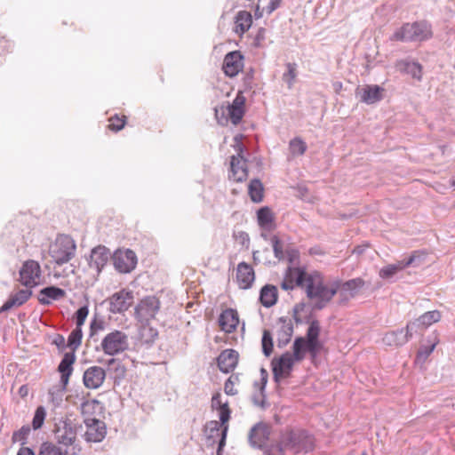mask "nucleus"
I'll return each mask as SVG.
<instances>
[{
	"label": "nucleus",
	"instance_id": "1",
	"mask_svg": "<svg viewBox=\"0 0 455 455\" xmlns=\"http://www.w3.org/2000/svg\"><path fill=\"white\" fill-rule=\"evenodd\" d=\"M307 297L313 300L312 307L314 310H322L338 293L339 282H334L331 285L323 283L321 275L317 272L313 274L307 273L304 287Z\"/></svg>",
	"mask_w": 455,
	"mask_h": 455
},
{
	"label": "nucleus",
	"instance_id": "2",
	"mask_svg": "<svg viewBox=\"0 0 455 455\" xmlns=\"http://www.w3.org/2000/svg\"><path fill=\"white\" fill-rule=\"evenodd\" d=\"M314 447L312 435L307 430L295 428L286 430L282 434L280 443L273 446L278 455H283V449L291 450L296 453L311 451Z\"/></svg>",
	"mask_w": 455,
	"mask_h": 455
},
{
	"label": "nucleus",
	"instance_id": "3",
	"mask_svg": "<svg viewBox=\"0 0 455 455\" xmlns=\"http://www.w3.org/2000/svg\"><path fill=\"white\" fill-rule=\"evenodd\" d=\"M432 36L433 30L431 24L427 20H419L404 23L393 34L391 40L423 42L429 40Z\"/></svg>",
	"mask_w": 455,
	"mask_h": 455
},
{
	"label": "nucleus",
	"instance_id": "4",
	"mask_svg": "<svg viewBox=\"0 0 455 455\" xmlns=\"http://www.w3.org/2000/svg\"><path fill=\"white\" fill-rule=\"evenodd\" d=\"M54 420L53 434L56 442L65 447L72 446L70 455H76L75 443L76 442L77 430L82 427V425L74 422L68 418L55 419Z\"/></svg>",
	"mask_w": 455,
	"mask_h": 455
},
{
	"label": "nucleus",
	"instance_id": "5",
	"mask_svg": "<svg viewBox=\"0 0 455 455\" xmlns=\"http://www.w3.org/2000/svg\"><path fill=\"white\" fill-rule=\"evenodd\" d=\"M76 251V244L74 239L68 235H60L50 245L49 254L57 265L62 266L75 257Z\"/></svg>",
	"mask_w": 455,
	"mask_h": 455
},
{
	"label": "nucleus",
	"instance_id": "6",
	"mask_svg": "<svg viewBox=\"0 0 455 455\" xmlns=\"http://www.w3.org/2000/svg\"><path fill=\"white\" fill-rule=\"evenodd\" d=\"M100 346L106 355L112 356L118 355L128 349V336L121 331L115 330L104 337Z\"/></svg>",
	"mask_w": 455,
	"mask_h": 455
},
{
	"label": "nucleus",
	"instance_id": "7",
	"mask_svg": "<svg viewBox=\"0 0 455 455\" xmlns=\"http://www.w3.org/2000/svg\"><path fill=\"white\" fill-rule=\"evenodd\" d=\"M160 301L155 296H148L142 299L135 307V316L140 323H148L158 313Z\"/></svg>",
	"mask_w": 455,
	"mask_h": 455
},
{
	"label": "nucleus",
	"instance_id": "8",
	"mask_svg": "<svg viewBox=\"0 0 455 455\" xmlns=\"http://www.w3.org/2000/svg\"><path fill=\"white\" fill-rule=\"evenodd\" d=\"M86 431L84 435V440L88 443H100L103 441L107 435V427L102 420L92 418L85 417L84 419Z\"/></svg>",
	"mask_w": 455,
	"mask_h": 455
},
{
	"label": "nucleus",
	"instance_id": "9",
	"mask_svg": "<svg viewBox=\"0 0 455 455\" xmlns=\"http://www.w3.org/2000/svg\"><path fill=\"white\" fill-rule=\"evenodd\" d=\"M107 301L109 303V311L112 314H123L133 304L134 295L132 291L122 289L110 296Z\"/></svg>",
	"mask_w": 455,
	"mask_h": 455
},
{
	"label": "nucleus",
	"instance_id": "10",
	"mask_svg": "<svg viewBox=\"0 0 455 455\" xmlns=\"http://www.w3.org/2000/svg\"><path fill=\"white\" fill-rule=\"evenodd\" d=\"M113 264L120 273H130L137 265V256L130 249L116 250L112 255Z\"/></svg>",
	"mask_w": 455,
	"mask_h": 455
},
{
	"label": "nucleus",
	"instance_id": "11",
	"mask_svg": "<svg viewBox=\"0 0 455 455\" xmlns=\"http://www.w3.org/2000/svg\"><path fill=\"white\" fill-rule=\"evenodd\" d=\"M238 148L237 156H231L229 179L243 182L248 176L247 161L243 156V146L239 145Z\"/></svg>",
	"mask_w": 455,
	"mask_h": 455
},
{
	"label": "nucleus",
	"instance_id": "12",
	"mask_svg": "<svg viewBox=\"0 0 455 455\" xmlns=\"http://www.w3.org/2000/svg\"><path fill=\"white\" fill-rule=\"evenodd\" d=\"M40 275V265L35 260H27L20 270V281L26 287L36 286Z\"/></svg>",
	"mask_w": 455,
	"mask_h": 455
},
{
	"label": "nucleus",
	"instance_id": "13",
	"mask_svg": "<svg viewBox=\"0 0 455 455\" xmlns=\"http://www.w3.org/2000/svg\"><path fill=\"white\" fill-rule=\"evenodd\" d=\"M306 278L307 272L304 268L289 267L281 283V288L284 291L293 290L295 286L303 288Z\"/></svg>",
	"mask_w": 455,
	"mask_h": 455
},
{
	"label": "nucleus",
	"instance_id": "14",
	"mask_svg": "<svg viewBox=\"0 0 455 455\" xmlns=\"http://www.w3.org/2000/svg\"><path fill=\"white\" fill-rule=\"evenodd\" d=\"M269 426L264 422H259L249 432V443L254 448L263 449L269 439Z\"/></svg>",
	"mask_w": 455,
	"mask_h": 455
},
{
	"label": "nucleus",
	"instance_id": "15",
	"mask_svg": "<svg viewBox=\"0 0 455 455\" xmlns=\"http://www.w3.org/2000/svg\"><path fill=\"white\" fill-rule=\"evenodd\" d=\"M295 361L289 352L283 353L278 359L273 361V375L275 382H278L281 377L290 374Z\"/></svg>",
	"mask_w": 455,
	"mask_h": 455
},
{
	"label": "nucleus",
	"instance_id": "16",
	"mask_svg": "<svg viewBox=\"0 0 455 455\" xmlns=\"http://www.w3.org/2000/svg\"><path fill=\"white\" fill-rule=\"evenodd\" d=\"M243 58L239 52H231L225 56L222 69L226 76L234 77L243 70Z\"/></svg>",
	"mask_w": 455,
	"mask_h": 455
},
{
	"label": "nucleus",
	"instance_id": "17",
	"mask_svg": "<svg viewBox=\"0 0 455 455\" xmlns=\"http://www.w3.org/2000/svg\"><path fill=\"white\" fill-rule=\"evenodd\" d=\"M106 378L105 370L100 366H91L85 370L83 381L85 387L90 389L99 388Z\"/></svg>",
	"mask_w": 455,
	"mask_h": 455
},
{
	"label": "nucleus",
	"instance_id": "18",
	"mask_svg": "<svg viewBox=\"0 0 455 455\" xmlns=\"http://www.w3.org/2000/svg\"><path fill=\"white\" fill-rule=\"evenodd\" d=\"M110 258L112 257L109 249L104 245H98L91 251L89 265L91 267H94L99 274Z\"/></svg>",
	"mask_w": 455,
	"mask_h": 455
},
{
	"label": "nucleus",
	"instance_id": "19",
	"mask_svg": "<svg viewBox=\"0 0 455 455\" xmlns=\"http://www.w3.org/2000/svg\"><path fill=\"white\" fill-rule=\"evenodd\" d=\"M280 327L276 334V343L279 348H283L289 344L293 335V324L290 318L282 316L278 319Z\"/></svg>",
	"mask_w": 455,
	"mask_h": 455
},
{
	"label": "nucleus",
	"instance_id": "20",
	"mask_svg": "<svg viewBox=\"0 0 455 455\" xmlns=\"http://www.w3.org/2000/svg\"><path fill=\"white\" fill-rule=\"evenodd\" d=\"M239 354L235 349L223 350L217 358L218 367L224 373L231 372L237 365Z\"/></svg>",
	"mask_w": 455,
	"mask_h": 455
},
{
	"label": "nucleus",
	"instance_id": "21",
	"mask_svg": "<svg viewBox=\"0 0 455 455\" xmlns=\"http://www.w3.org/2000/svg\"><path fill=\"white\" fill-rule=\"evenodd\" d=\"M363 285L364 281L362 278H354L342 284L339 283L338 292L341 298V303L347 302L351 298L355 297Z\"/></svg>",
	"mask_w": 455,
	"mask_h": 455
},
{
	"label": "nucleus",
	"instance_id": "22",
	"mask_svg": "<svg viewBox=\"0 0 455 455\" xmlns=\"http://www.w3.org/2000/svg\"><path fill=\"white\" fill-rule=\"evenodd\" d=\"M76 361V355L74 352L66 353L59 366L58 371L60 373V383L62 389L65 390L69 381V377L73 372V364Z\"/></svg>",
	"mask_w": 455,
	"mask_h": 455
},
{
	"label": "nucleus",
	"instance_id": "23",
	"mask_svg": "<svg viewBox=\"0 0 455 455\" xmlns=\"http://www.w3.org/2000/svg\"><path fill=\"white\" fill-rule=\"evenodd\" d=\"M238 323V314L235 309L227 308L220 315V327L223 331L227 333L233 332L236 329Z\"/></svg>",
	"mask_w": 455,
	"mask_h": 455
},
{
	"label": "nucleus",
	"instance_id": "24",
	"mask_svg": "<svg viewBox=\"0 0 455 455\" xmlns=\"http://www.w3.org/2000/svg\"><path fill=\"white\" fill-rule=\"evenodd\" d=\"M255 279V275L252 267L245 263L241 262L236 269V280L239 287L242 289H249Z\"/></svg>",
	"mask_w": 455,
	"mask_h": 455
},
{
	"label": "nucleus",
	"instance_id": "25",
	"mask_svg": "<svg viewBox=\"0 0 455 455\" xmlns=\"http://www.w3.org/2000/svg\"><path fill=\"white\" fill-rule=\"evenodd\" d=\"M66 296V291L57 286H47L39 291L38 301L42 305H50L52 300H60Z\"/></svg>",
	"mask_w": 455,
	"mask_h": 455
},
{
	"label": "nucleus",
	"instance_id": "26",
	"mask_svg": "<svg viewBox=\"0 0 455 455\" xmlns=\"http://www.w3.org/2000/svg\"><path fill=\"white\" fill-rule=\"evenodd\" d=\"M32 291L29 289L20 290L13 295H11L7 301L0 307V314L4 313L12 307H20L28 300Z\"/></svg>",
	"mask_w": 455,
	"mask_h": 455
},
{
	"label": "nucleus",
	"instance_id": "27",
	"mask_svg": "<svg viewBox=\"0 0 455 455\" xmlns=\"http://www.w3.org/2000/svg\"><path fill=\"white\" fill-rule=\"evenodd\" d=\"M383 89L379 85H365L358 90L360 100L367 104H372L382 98Z\"/></svg>",
	"mask_w": 455,
	"mask_h": 455
},
{
	"label": "nucleus",
	"instance_id": "28",
	"mask_svg": "<svg viewBox=\"0 0 455 455\" xmlns=\"http://www.w3.org/2000/svg\"><path fill=\"white\" fill-rule=\"evenodd\" d=\"M220 411V414H219V417H220V423L221 425H223V429L221 430V433H220V439L219 441V446H218V454H220V450L223 448V446L226 444V437H227V432H228V425H226L229 419H230V414H231V411L228 407V402L224 403L223 406L221 409L218 410Z\"/></svg>",
	"mask_w": 455,
	"mask_h": 455
},
{
	"label": "nucleus",
	"instance_id": "29",
	"mask_svg": "<svg viewBox=\"0 0 455 455\" xmlns=\"http://www.w3.org/2000/svg\"><path fill=\"white\" fill-rule=\"evenodd\" d=\"M252 24V16L247 11H240L237 12L235 20V31L239 35H243L250 29Z\"/></svg>",
	"mask_w": 455,
	"mask_h": 455
},
{
	"label": "nucleus",
	"instance_id": "30",
	"mask_svg": "<svg viewBox=\"0 0 455 455\" xmlns=\"http://www.w3.org/2000/svg\"><path fill=\"white\" fill-rule=\"evenodd\" d=\"M277 296V288L272 284H266L260 290L259 300L265 307H270L276 303Z\"/></svg>",
	"mask_w": 455,
	"mask_h": 455
},
{
	"label": "nucleus",
	"instance_id": "31",
	"mask_svg": "<svg viewBox=\"0 0 455 455\" xmlns=\"http://www.w3.org/2000/svg\"><path fill=\"white\" fill-rule=\"evenodd\" d=\"M408 340L409 339L403 329L387 332L383 337V342L387 346L399 347L405 344Z\"/></svg>",
	"mask_w": 455,
	"mask_h": 455
},
{
	"label": "nucleus",
	"instance_id": "32",
	"mask_svg": "<svg viewBox=\"0 0 455 455\" xmlns=\"http://www.w3.org/2000/svg\"><path fill=\"white\" fill-rule=\"evenodd\" d=\"M395 67L398 70L411 75L417 80H420L422 77V66L418 62L399 60L396 62Z\"/></svg>",
	"mask_w": 455,
	"mask_h": 455
},
{
	"label": "nucleus",
	"instance_id": "33",
	"mask_svg": "<svg viewBox=\"0 0 455 455\" xmlns=\"http://www.w3.org/2000/svg\"><path fill=\"white\" fill-rule=\"evenodd\" d=\"M427 254L423 251H414L407 258L402 259L404 267H418L426 263Z\"/></svg>",
	"mask_w": 455,
	"mask_h": 455
},
{
	"label": "nucleus",
	"instance_id": "34",
	"mask_svg": "<svg viewBox=\"0 0 455 455\" xmlns=\"http://www.w3.org/2000/svg\"><path fill=\"white\" fill-rule=\"evenodd\" d=\"M293 355L292 357L297 361L300 362L305 358V355L307 352V348L306 346V339L303 337H297L294 339L292 345Z\"/></svg>",
	"mask_w": 455,
	"mask_h": 455
},
{
	"label": "nucleus",
	"instance_id": "35",
	"mask_svg": "<svg viewBox=\"0 0 455 455\" xmlns=\"http://www.w3.org/2000/svg\"><path fill=\"white\" fill-rule=\"evenodd\" d=\"M258 223L262 228L269 229L274 221L271 210L268 207H262L257 212Z\"/></svg>",
	"mask_w": 455,
	"mask_h": 455
},
{
	"label": "nucleus",
	"instance_id": "36",
	"mask_svg": "<svg viewBox=\"0 0 455 455\" xmlns=\"http://www.w3.org/2000/svg\"><path fill=\"white\" fill-rule=\"evenodd\" d=\"M263 186L259 180L254 179L249 184V194L251 201L259 203L263 197Z\"/></svg>",
	"mask_w": 455,
	"mask_h": 455
},
{
	"label": "nucleus",
	"instance_id": "37",
	"mask_svg": "<svg viewBox=\"0 0 455 455\" xmlns=\"http://www.w3.org/2000/svg\"><path fill=\"white\" fill-rule=\"evenodd\" d=\"M405 267L402 262V260L398 261L395 264H389L379 270V276L383 279H389L393 277L398 272L403 270Z\"/></svg>",
	"mask_w": 455,
	"mask_h": 455
},
{
	"label": "nucleus",
	"instance_id": "38",
	"mask_svg": "<svg viewBox=\"0 0 455 455\" xmlns=\"http://www.w3.org/2000/svg\"><path fill=\"white\" fill-rule=\"evenodd\" d=\"M68 451H65L63 452L60 447H58L56 444L50 443V442H44L41 444L38 455H68Z\"/></svg>",
	"mask_w": 455,
	"mask_h": 455
},
{
	"label": "nucleus",
	"instance_id": "39",
	"mask_svg": "<svg viewBox=\"0 0 455 455\" xmlns=\"http://www.w3.org/2000/svg\"><path fill=\"white\" fill-rule=\"evenodd\" d=\"M245 97L242 92H239L228 108L229 114H243L245 111Z\"/></svg>",
	"mask_w": 455,
	"mask_h": 455
},
{
	"label": "nucleus",
	"instance_id": "40",
	"mask_svg": "<svg viewBox=\"0 0 455 455\" xmlns=\"http://www.w3.org/2000/svg\"><path fill=\"white\" fill-rule=\"evenodd\" d=\"M83 338L82 328L76 327L70 332L68 338V347L74 352L80 347Z\"/></svg>",
	"mask_w": 455,
	"mask_h": 455
},
{
	"label": "nucleus",
	"instance_id": "41",
	"mask_svg": "<svg viewBox=\"0 0 455 455\" xmlns=\"http://www.w3.org/2000/svg\"><path fill=\"white\" fill-rule=\"evenodd\" d=\"M419 319L421 322V325H424L427 329L431 324L440 321L441 313L438 310L428 311L421 315Z\"/></svg>",
	"mask_w": 455,
	"mask_h": 455
},
{
	"label": "nucleus",
	"instance_id": "42",
	"mask_svg": "<svg viewBox=\"0 0 455 455\" xmlns=\"http://www.w3.org/2000/svg\"><path fill=\"white\" fill-rule=\"evenodd\" d=\"M426 328L424 325H421V322L419 318L415 319L414 321L409 322L406 325V330L404 331L405 334L407 335L408 339L412 338L414 334L421 335L422 331Z\"/></svg>",
	"mask_w": 455,
	"mask_h": 455
},
{
	"label": "nucleus",
	"instance_id": "43",
	"mask_svg": "<svg viewBox=\"0 0 455 455\" xmlns=\"http://www.w3.org/2000/svg\"><path fill=\"white\" fill-rule=\"evenodd\" d=\"M46 417V410L44 406L40 405L36 409L33 419L32 427L34 430H37L44 425Z\"/></svg>",
	"mask_w": 455,
	"mask_h": 455
},
{
	"label": "nucleus",
	"instance_id": "44",
	"mask_svg": "<svg viewBox=\"0 0 455 455\" xmlns=\"http://www.w3.org/2000/svg\"><path fill=\"white\" fill-rule=\"evenodd\" d=\"M100 407V403L97 400H87L81 404V413L85 419V417H92L94 414L95 410Z\"/></svg>",
	"mask_w": 455,
	"mask_h": 455
},
{
	"label": "nucleus",
	"instance_id": "45",
	"mask_svg": "<svg viewBox=\"0 0 455 455\" xmlns=\"http://www.w3.org/2000/svg\"><path fill=\"white\" fill-rule=\"evenodd\" d=\"M31 432V428L28 425L22 426L18 431L12 434V441L13 443L20 442L21 445L27 443V439Z\"/></svg>",
	"mask_w": 455,
	"mask_h": 455
},
{
	"label": "nucleus",
	"instance_id": "46",
	"mask_svg": "<svg viewBox=\"0 0 455 455\" xmlns=\"http://www.w3.org/2000/svg\"><path fill=\"white\" fill-rule=\"evenodd\" d=\"M261 344L263 354L268 357L273 352V339L269 331H263Z\"/></svg>",
	"mask_w": 455,
	"mask_h": 455
},
{
	"label": "nucleus",
	"instance_id": "47",
	"mask_svg": "<svg viewBox=\"0 0 455 455\" xmlns=\"http://www.w3.org/2000/svg\"><path fill=\"white\" fill-rule=\"evenodd\" d=\"M289 148L292 155L301 156L305 153L307 149V145L299 138H295L290 141Z\"/></svg>",
	"mask_w": 455,
	"mask_h": 455
},
{
	"label": "nucleus",
	"instance_id": "48",
	"mask_svg": "<svg viewBox=\"0 0 455 455\" xmlns=\"http://www.w3.org/2000/svg\"><path fill=\"white\" fill-rule=\"evenodd\" d=\"M222 429L223 425L217 420H211L205 426V432L208 438H213L215 435H219Z\"/></svg>",
	"mask_w": 455,
	"mask_h": 455
},
{
	"label": "nucleus",
	"instance_id": "49",
	"mask_svg": "<svg viewBox=\"0 0 455 455\" xmlns=\"http://www.w3.org/2000/svg\"><path fill=\"white\" fill-rule=\"evenodd\" d=\"M286 68L287 71L283 75V79L288 84L289 87H291L297 76L296 64L287 63Z\"/></svg>",
	"mask_w": 455,
	"mask_h": 455
},
{
	"label": "nucleus",
	"instance_id": "50",
	"mask_svg": "<svg viewBox=\"0 0 455 455\" xmlns=\"http://www.w3.org/2000/svg\"><path fill=\"white\" fill-rule=\"evenodd\" d=\"M124 117H126V116H112L108 119V127L114 132L122 130L126 123Z\"/></svg>",
	"mask_w": 455,
	"mask_h": 455
},
{
	"label": "nucleus",
	"instance_id": "51",
	"mask_svg": "<svg viewBox=\"0 0 455 455\" xmlns=\"http://www.w3.org/2000/svg\"><path fill=\"white\" fill-rule=\"evenodd\" d=\"M271 243H272L275 257L278 260L283 259L285 257V253L283 251V243L280 241V239L276 235H274L271 237Z\"/></svg>",
	"mask_w": 455,
	"mask_h": 455
},
{
	"label": "nucleus",
	"instance_id": "52",
	"mask_svg": "<svg viewBox=\"0 0 455 455\" xmlns=\"http://www.w3.org/2000/svg\"><path fill=\"white\" fill-rule=\"evenodd\" d=\"M320 334V324L317 320H313L307 331L306 340H318Z\"/></svg>",
	"mask_w": 455,
	"mask_h": 455
},
{
	"label": "nucleus",
	"instance_id": "53",
	"mask_svg": "<svg viewBox=\"0 0 455 455\" xmlns=\"http://www.w3.org/2000/svg\"><path fill=\"white\" fill-rule=\"evenodd\" d=\"M88 314H89V308L87 306L80 307L76 310V312L75 314L76 327L82 328V325L84 323Z\"/></svg>",
	"mask_w": 455,
	"mask_h": 455
},
{
	"label": "nucleus",
	"instance_id": "54",
	"mask_svg": "<svg viewBox=\"0 0 455 455\" xmlns=\"http://www.w3.org/2000/svg\"><path fill=\"white\" fill-rule=\"evenodd\" d=\"M435 343H432L429 346H421L417 354V360L425 361L434 351Z\"/></svg>",
	"mask_w": 455,
	"mask_h": 455
},
{
	"label": "nucleus",
	"instance_id": "55",
	"mask_svg": "<svg viewBox=\"0 0 455 455\" xmlns=\"http://www.w3.org/2000/svg\"><path fill=\"white\" fill-rule=\"evenodd\" d=\"M306 346L307 348V352H309L313 356H315L321 348V344L318 340H306Z\"/></svg>",
	"mask_w": 455,
	"mask_h": 455
},
{
	"label": "nucleus",
	"instance_id": "56",
	"mask_svg": "<svg viewBox=\"0 0 455 455\" xmlns=\"http://www.w3.org/2000/svg\"><path fill=\"white\" fill-rule=\"evenodd\" d=\"M234 379H235V380H236L237 377L234 378V376L232 375L228 379V380L225 383L224 390L227 395H234L237 394V391L234 389V384H235Z\"/></svg>",
	"mask_w": 455,
	"mask_h": 455
},
{
	"label": "nucleus",
	"instance_id": "57",
	"mask_svg": "<svg viewBox=\"0 0 455 455\" xmlns=\"http://www.w3.org/2000/svg\"><path fill=\"white\" fill-rule=\"evenodd\" d=\"M108 364V366L116 365L115 371H116L117 376H119V377L124 376L125 368L123 365H121L120 362H118L116 359H115V358L109 359Z\"/></svg>",
	"mask_w": 455,
	"mask_h": 455
},
{
	"label": "nucleus",
	"instance_id": "58",
	"mask_svg": "<svg viewBox=\"0 0 455 455\" xmlns=\"http://www.w3.org/2000/svg\"><path fill=\"white\" fill-rule=\"evenodd\" d=\"M224 403L221 401V395L220 393H216L212 395V407L215 410H220L222 408Z\"/></svg>",
	"mask_w": 455,
	"mask_h": 455
},
{
	"label": "nucleus",
	"instance_id": "59",
	"mask_svg": "<svg viewBox=\"0 0 455 455\" xmlns=\"http://www.w3.org/2000/svg\"><path fill=\"white\" fill-rule=\"evenodd\" d=\"M283 0H270L268 5L266 8L267 13L270 14L282 4Z\"/></svg>",
	"mask_w": 455,
	"mask_h": 455
},
{
	"label": "nucleus",
	"instance_id": "60",
	"mask_svg": "<svg viewBox=\"0 0 455 455\" xmlns=\"http://www.w3.org/2000/svg\"><path fill=\"white\" fill-rule=\"evenodd\" d=\"M52 343L54 345H56L60 349H62V348H64L66 347L65 338L62 335H60V334H57L55 336V338L52 340Z\"/></svg>",
	"mask_w": 455,
	"mask_h": 455
},
{
	"label": "nucleus",
	"instance_id": "61",
	"mask_svg": "<svg viewBox=\"0 0 455 455\" xmlns=\"http://www.w3.org/2000/svg\"><path fill=\"white\" fill-rule=\"evenodd\" d=\"M286 255L289 262L292 263L299 258V251L294 249L286 250Z\"/></svg>",
	"mask_w": 455,
	"mask_h": 455
},
{
	"label": "nucleus",
	"instance_id": "62",
	"mask_svg": "<svg viewBox=\"0 0 455 455\" xmlns=\"http://www.w3.org/2000/svg\"><path fill=\"white\" fill-rule=\"evenodd\" d=\"M235 236L236 239H239L241 241L242 244H244L245 243H249V241H250L248 234L244 231L238 232Z\"/></svg>",
	"mask_w": 455,
	"mask_h": 455
},
{
	"label": "nucleus",
	"instance_id": "63",
	"mask_svg": "<svg viewBox=\"0 0 455 455\" xmlns=\"http://www.w3.org/2000/svg\"><path fill=\"white\" fill-rule=\"evenodd\" d=\"M217 123L221 126H226L229 123V116H214Z\"/></svg>",
	"mask_w": 455,
	"mask_h": 455
},
{
	"label": "nucleus",
	"instance_id": "64",
	"mask_svg": "<svg viewBox=\"0 0 455 455\" xmlns=\"http://www.w3.org/2000/svg\"><path fill=\"white\" fill-rule=\"evenodd\" d=\"M17 455H35V452L28 447H21Z\"/></svg>",
	"mask_w": 455,
	"mask_h": 455
}]
</instances>
